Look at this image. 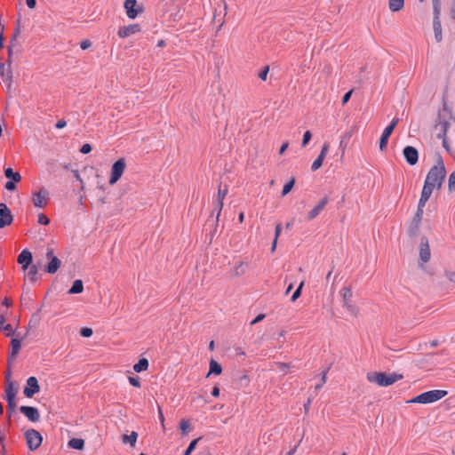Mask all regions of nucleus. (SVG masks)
<instances>
[{
    "mask_svg": "<svg viewBox=\"0 0 455 455\" xmlns=\"http://www.w3.org/2000/svg\"><path fill=\"white\" fill-rule=\"evenodd\" d=\"M7 402V417L11 419L17 408L16 401H6Z\"/></svg>",
    "mask_w": 455,
    "mask_h": 455,
    "instance_id": "obj_36",
    "label": "nucleus"
},
{
    "mask_svg": "<svg viewBox=\"0 0 455 455\" xmlns=\"http://www.w3.org/2000/svg\"><path fill=\"white\" fill-rule=\"evenodd\" d=\"M352 93H353V90H350V91L347 92L343 95L342 100H341V103H342V105H345V104H347V103L349 101V100H350V98H351Z\"/></svg>",
    "mask_w": 455,
    "mask_h": 455,
    "instance_id": "obj_55",
    "label": "nucleus"
},
{
    "mask_svg": "<svg viewBox=\"0 0 455 455\" xmlns=\"http://www.w3.org/2000/svg\"><path fill=\"white\" fill-rule=\"evenodd\" d=\"M277 367L280 371L286 373V371L290 368V364L287 363H278Z\"/></svg>",
    "mask_w": 455,
    "mask_h": 455,
    "instance_id": "obj_58",
    "label": "nucleus"
},
{
    "mask_svg": "<svg viewBox=\"0 0 455 455\" xmlns=\"http://www.w3.org/2000/svg\"><path fill=\"white\" fill-rule=\"evenodd\" d=\"M296 180L294 177H291L283 187L281 195L282 196H285L288 195L293 188L295 185Z\"/></svg>",
    "mask_w": 455,
    "mask_h": 455,
    "instance_id": "obj_31",
    "label": "nucleus"
},
{
    "mask_svg": "<svg viewBox=\"0 0 455 455\" xmlns=\"http://www.w3.org/2000/svg\"><path fill=\"white\" fill-rule=\"evenodd\" d=\"M13 222V215L4 203H0V228H4L12 225Z\"/></svg>",
    "mask_w": 455,
    "mask_h": 455,
    "instance_id": "obj_10",
    "label": "nucleus"
},
{
    "mask_svg": "<svg viewBox=\"0 0 455 455\" xmlns=\"http://www.w3.org/2000/svg\"><path fill=\"white\" fill-rule=\"evenodd\" d=\"M23 339H24V337H22V338H17V337H13V336L12 337V339L10 342L11 352H10L9 357H8L9 362L11 360L15 359L17 357V355H19L20 348H21V341Z\"/></svg>",
    "mask_w": 455,
    "mask_h": 455,
    "instance_id": "obj_19",
    "label": "nucleus"
},
{
    "mask_svg": "<svg viewBox=\"0 0 455 455\" xmlns=\"http://www.w3.org/2000/svg\"><path fill=\"white\" fill-rule=\"evenodd\" d=\"M269 72V67L268 66H265L263 67L259 74H258V76L259 79H261L262 81H266L267 80V74Z\"/></svg>",
    "mask_w": 455,
    "mask_h": 455,
    "instance_id": "obj_45",
    "label": "nucleus"
},
{
    "mask_svg": "<svg viewBox=\"0 0 455 455\" xmlns=\"http://www.w3.org/2000/svg\"><path fill=\"white\" fill-rule=\"evenodd\" d=\"M80 335L84 338H90L93 334V331L90 327H83L79 331Z\"/></svg>",
    "mask_w": 455,
    "mask_h": 455,
    "instance_id": "obj_44",
    "label": "nucleus"
},
{
    "mask_svg": "<svg viewBox=\"0 0 455 455\" xmlns=\"http://www.w3.org/2000/svg\"><path fill=\"white\" fill-rule=\"evenodd\" d=\"M393 132H389V130L384 129L380 138H379V150L385 151L387 148L388 140Z\"/></svg>",
    "mask_w": 455,
    "mask_h": 455,
    "instance_id": "obj_25",
    "label": "nucleus"
},
{
    "mask_svg": "<svg viewBox=\"0 0 455 455\" xmlns=\"http://www.w3.org/2000/svg\"><path fill=\"white\" fill-rule=\"evenodd\" d=\"M48 192L42 188L33 195V204L37 208H44L46 205Z\"/></svg>",
    "mask_w": 455,
    "mask_h": 455,
    "instance_id": "obj_17",
    "label": "nucleus"
},
{
    "mask_svg": "<svg viewBox=\"0 0 455 455\" xmlns=\"http://www.w3.org/2000/svg\"><path fill=\"white\" fill-rule=\"evenodd\" d=\"M311 139H312L311 132L310 131H306L304 132V135H303L301 146L302 147H306L309 143Z\"/></svg>",
    "mask_w": 455,
    "mask_h": 455,
    "instance_id": "obj_49",
    "label": "nucleus"
},
{
    "mask_svg": "<svg viewBox=\"0 0 455 455\" xmlns=\"http://www.w3.org/2000/svg\"><path fill=\"white\" fill-rule=\"evenodd\" d=\"M138 439V433L132 431L130 435H123L122 442L124 443H130L132 447H134Z\"/></svg>",
    "mask_w": 455,
    "mask_h": 455,
    "instance_id": "obj_30",
    "label": "nucleus"
},
{
    "mask_svg": "<svg viewBox=\"0 0 455 455\" xmlns=\"http://www.w3.org/2000/svg\"><path fill=\"white\" fill-rule=\"evenodd\" d=\"M126 164L124 158H119L112 164L108 180L110 185L116 184L121 179Z\"/></svg>",
    "mask_w": 455,
    "mask_h": 455,
    "instance_id": "obj_6",
    "label": "nucleus"
},
{
    "mask_svg": "<svg viewBox=\"0 0 455 455\" xmlns=\"http://www.w3.org/2000/svg\"><path fill=\"white\" fill-rule=\"evenodd\" d=\"M140 31V24H131L129 26H124L120 27L118 29V36L120 38H124L127 36H130L132 35H134Z\"/></svg>",
    "mask_w": 455,
    "mask_h": 455,
    "instance_id": "obj_18",
    "label": "nucleus"
},
{
    "mask_svg": "<svg viewBox=\"0 0 455 455\" xmlns=\"http://www.w3.org/2000/svg\"><path fill=\"white\" fill-rule=\"evenodd\" d=\"M17 262L21 266L23 271H26L33 264V254L28 249H23L19 254Z\"/></svg>",
    "mask_w": 455,
    "mask_h": 455,
    "instance_id": "obj_14",
    "label": "nucleus"
},
{
    "mask_svg": "<svg viewBox=\"0 0 455 455\" xmlns=\"http://www.w3.org/2000/svg\"><path fill=\"white\" fill-rule=\"evenodd\" d=\"M222 208H223V201L216 199L215 202H214V209H213V211L217 212V214H216V223H218V221H219V218L220 216Z\"/></svg>",
    "mask_w": 455,
    "mask_h": 455,
    "instance_id": "obj_38",
    "label": "nucleus"
},
{
    "mask_svg": "<svg viewBox=\"0 0 455 455\" xmlns=\"http://www.w3.org/2000/svg\"><path fill=\"white\" fill-rule=\"evenodd\" d=\"M343 300H350L352 298V290L350 287H343L340 291Z\"/></svg>",
    "mask_w": 455,
    "mask_h": 455,
    "instance_id": "obj_39",
    "label": "nucleus"
},
{
    "mask_svg": "<svg viewBox=\"0 0 455 455\" xmlns=\"http://www.w3.org/2000/svg\"><path fill=\"white\" fill-rule=\"evenodd\" d=\"M124 7L126 14L130 19H135L140 12H143V7L138 5L137 0H125Z\"/></svg>",
    "mask_w": 455,
    "mask_h": 455,
    "instance_id": "obj_12",
    "label": "nucleus"
},
{
    "mask_svg": "<svg viewBox=\"0 0 455 455\" xmlns=\"http://www.w3.org/2000/svg\"><path fill=\"white\" fill-rule=\"evenodd\" d=\"M448 392L446 390L434 389L422 393L423 395V404L435 403L443 398Z\"/></svg>",
    "mask_w": 455,
    "mask_h": 455,
    "instance_id": "obj_11",
    "label": "nucleus"
},
{
    "mask_svg": "<svg viewBox=\"0 0 455 455\" xmlns=\"http://www.w3.org/2000/svg\"><path fill=\"white\" fill-rule=\"evenodd\" d=\"M266 317V315L265 314H259L251 322V325H254L261 321H263Z\"/></svg>",
    "mask_w": 455,
    "mask_h": 455,
    "instance_id": "obj_59",
    "label": "nucleus"
},
{
    "mask_svg": "<svg viewBox=\"0 0 455 455\" xmlns=\"http://www.w3.org/2000/svg\"><path fill=\"white\" fill-rule=\"evenodd\" d=\"M423 395L422 393L411 398L408 403H422L423 404Z\"/></svg>",
    "mask_w": 455,
    "mask_h": 455,
    "instance_id": "obj_57",
    "label": "nucleus"
},
{
    "mask_svg": "<svg viewBox=\"0 0 455 455\" xmlns=\"http://www.w3.org/2000/svg\"><path fill=\"white\" fill-rule=\"evenodd\" d=\"M323 160L324 157L322 156L321 155H318V156L315 159L311 165L312 172L317 171L323 165Z\"/></svg>",
    "mask_w": 455,
    "mask_h": 455,
    "instance_id": "obj_37",
    "label": "nucleus"
},
{
    "mask_svg": "<svg viewBox=\"0 0 455 455\" xmlns=\"http://www.w3.org/2000/svg\"><path fill=\"white\" fill-rule=\"evenodd\" d=\"M398 123H399V118L395 117V118H393L391 123L386 127V129L389 130V132H393Z\"/></svg>",
    "mask_w": 455,
    "mask_h": 455,
    "instance_id": "obj_52",
    "label": "nucleus"
},
{
    "mask_svg": "<svg viewBox=\"0 0 455 455\" xmlns=\"http://www.w3.org/2000/svg\"><path fill=\"white\" fill-rule=\"evenodd\" d=\"M67 125V122L64 120V119H60L57 121V123L55 124V128L56 129H62L64 128L65 126Z\"/></svg>",
    "mask_w": 455,
    "mask_h": 455,
    "instance_id": "obj_61",
    "label": "nucleus"
},
{
    "mask_svg": "<svg viewBox=\"0 0 455 455\" xmlns=\"http://www.w3.org/2000/svg\"><path fill=\"white\" fill-rule=\"evenodd\" d=\"M129 383L134 387H140V379L138 376H130L128 378Z\"/></svg>",
    "mask_w": 455,
    "mask_h": 455,
    "instance_id": "obj_46",
    "label": "nucleus"
},
{
    "mask_svg": "<svg viewBox=\"0 0 455 455\" xmlns=\"http://www.w3.org/2000/svg\"><path fill=\"white\" fill-rule=\"evenodd\" d=\"M222 372V366L220 363H219L216 360L211 359L210 365H209V371L206 375L208 378L210 375H220Z\"/></svg>",
    "mask_w": 455,
    "mask_h": 455,
    "instance_id": "obj_23",
    "label": "nucleus"
},
{
    "mask_svg": "<svg viewBox=\"0 0 455 455\" xmlns=\"http://www.w3.org/2000/svg\"><path fill=\"white\" fill-rule=\"evenodd\" d=\"M19 410L31 422H36L40 419V413L36 407L21 405Z\"/></svg>",
    "mask_w": 455,
    "mask_h": 455,
    "instance_id": "obj_15",
    "label": "nucleus"
},
{
    "mask_svg": "<svg viewBox=\"0 0 455 455\" xmlns=\"http://www.w3.org/2000/svg\"><path fill=\"white\" fill-rule=\"evenodd\" d=\"M20 20H18V25L15 28L13 34L11 37V40H10L11 44L10 45L13 44V43L17 40V37L20 36Z\"/></svg>",
    "mask_w": 455,
    "mask_h": 455,
    "instance_id": "obj_47",
    "label": "nucleus"
},
{
    "mask_svg": "<svg viewBox=\"0 0 455 455\" xmlns=\"http://www.w3.org/2000/svg\"><path fill=\"white\" fill-rule=\"evenodd\" d=\"M39 321H40V318L38 316V313L36 312L32 315V317L29 321V326L36 327L38 324Z\"/></svg>",
    "mask_w": 455,
    "mask_h": 455,
    "instance_id": "obj_51",
    "label": "nucleus"
},
{
    "mask_svg": "<svg viewBox=\"0 0 455 455\" xmlns=\"http://www.w3.org/2000/svg\"><path fill=\"white\" fill-rule=\"evenodd\" d=\"M39 391L40 385L37 379L34 376L28 377L27 379L26 385L23 387V395L28 398H31L36 394L39 393Z\"/></svg>",
    "mask_w": 455,
    "mask_h": 455,
    "instance_id": "obj_9",
    "label": "nucleus"
},
{
    "mask_svg": "<svg viewBox=\"0 0 455 455\" xmlns=\"http://www.w3.org/2000/svg\"><path fill=\"white\" fill-rule=\"evenodd\" d=\"M446 276L450 282L455 283V272H446Z\"/></svg>",
    "mask_w": 455,
    "mask_h": 455,
    "instance_id": "obj_64",
    "label": "nucleus"
},
{
    "mask_svg": "<svg viewBox=\"0 0 455 455\" xmlns=\"http://www.w3.org/2000/svg\"><path fill=\"white\" fill-rule=\"evenodd\" d=\"M328 150H329V144L328 143H324L323 145V148L321 149V152L319 155H321L322 156H323L325 158L327 153H328Z\"/></svg>",
    "mask_w": 455,
    "mask_h": 455,
    "instance_id": "obj_62",
    "label": "nucleus"
},
{
    "mask_svg": "<svg viewBox=\"0 0 455 455\" xmlns=\"http://www.w3.org/2000/svg\"><path fill=\"white\" fill-rule=\"evenodd\" d=\"M448 189L450 192L455 191V171L452 172L449 176Z\"/></svg>",
    "mask_w": 455,
    "mask_h": 455,
    "instance_id": "obj_41",
    "label": "nucleus"
},
{
    "mask_svg": "<svg viewBox=\"0 0 455 455\" xmlns=\"http://www.w3.org/2000/svg\"><path fill=\"white\" fill-rule=\"evenodd\" d=\"M149 363L145 357L140 358L139 361L133 365V370L136 372H142L148 369Z\"/></svg>",
    "mask_w": 455,
    "mask_h": 455,
    "instance_id": "obj_27",
    "label": "nucleus"
},
{
    "mask_svg": "<svg viewBox=\"0 0 455 455\" xmlns=\"http://www.w3.org/2000/svg\"><path fill=\"white\" fill-rule=\"evenodd\" d=\"M41 266V263L40 262H37L36 264H32L28 269V277L29 279V281L31 283H35L36 282L37 280V274H38V269Z\"/></svg>",
    "mask_w": 455,
    "mask_h": 455,
    "instance_id": "obj_24",
    "label": "nucleus"
},
{
    "mask_svg": "<svg viewBox=\"0 0 455 455\" xmlns=\"http://www.w3.org/2000/svg\"><path fill=\"white\" fill-rule=\"evenodd\" d=\"M403 375L396 372L387 373L386 371H372L367 373V379L379 387H389L395 382L403 379Z\"/></svg>",
    "mask_w": 455,
    "mask_h": 455,
    "instance_id": "obj_2",
    "label": "nucleus"
},
{
    "mask_svg": "<svg viewBox=\"0 0 455 455\" xmlns=\"http://www.w3.org/2000/svg\"><path fill=\"white\" fill-rule=\"evenodd\" d=\"M7 52H8V58H7V67H12V54H13V49H12V45H9L7 47Z\"/></svg>",
    "mask_w": 455,
    "mask_h": 455,
    "instance_id": "obj_56",
    "label": "nucleus"
},
{
    "mask_svg": "<svg viewBox=\"0 0 455 455\" xmlns=\"http://www.w3.org/2000/svg\"><path fill=\"white\" fill-rule=\"evenodd\" d=\"M328 150H329V144L328 143H324L323 145V148L321 149V152L319 155H321L322 156H323L325 158L327 153H328Z\"/></svg>",
    "mask_w": 455,
    "mask_h": 455,
    "instance_id": "obj_63",
    "label": "nucleus"
},
{
    "mask_svg": "<svg viewBox=\"0 0 455 455\" xmlns=\"http://www.w3.org/2000/svg\"><path fill=\"white\" fill-rule=\"evenodd\" d=\"M0 330L5 334L6 337H12L15 334V330L10 323L0 326Z\"/></svg>",
    "mask_w": 455,
    "mask_h": 455,
    "instance_id": "obj_33",
    "label": "nucleus"
},
{
    "mask_svg": "<svg viewBox=\"0 0 455 455\" xmlns=\"http://www.w3.org/2000/svg\"><path fill=\"white\" fill-rule=\"evenodd\" d=\"M432 193H433V189L429 188L428 187L423 186V188H422V191H421V195H420V198H419V201L417 208L423 210V208L425 207L427 202L430 198Z\"/></svg>",
    "mask_w": 455,
    "mask_h": 455,
    "instance_id": "obj_21",
    "label": "nucleus"
},
{
    "mask_svg": "<svg viewBox=\"0 0 455 455\" xmlns=\"http://www.w3.org/2000/svg\"><path fill=\"white\" fill-rule=\"evenodd\" d=\"M45 257L48 262L44 267V271L51 275L55 274L61 266V260L53 254L52 248H47Z\"/></svg>",
    "mask_w": 455,
    "mask_h": 455,
    "instance_id": "obj_5",
    "label": "nucleus"
},
{
    "mask_svg": "<svg viewBox=\"0 0 455 455\" xmlns=\"http://www.w3.org/2000/svg\"><path fill=\"white\" fill-rule=\"evenodd\" d=\"M4 176L12 181L14 182H20L21 181V175L20 172L13 171L12 167L4 168Z\"/></svg>",
    "mask_w": 455,
    "mask_h": 455,
    "instance_id": "obj_22",
    "label": "nucleus"
},
{
    "mask_svg": "<svg viewBox=\"0 0 455 455\" xmlns=\"http://www.w3.org/2000/svg\"><path fill=\"white\" fill-rule=\"evenodd\" d=\"M431 257L430 248L428 244V239L426 236H422L419 244V259L423 263L429 261Z\"/></svg>",
    "mask_w": 455,
    "mask_h": 455,
    "instance_id": "obj_16",
    "label": "nucleus"
},
{
    "mask_svg": "<svg viewBox=\"0 0 455 455\" xmlns=\"http://www.w3.org/2000/svg\"><path fill=\"white\" fill-rule=\"evenodd\" d=\"M84 291V283L81 279H76L73 282L71 287L69 288L68 293V294H79Z\"/></svg>",
    "mask_w": 455,
    "mask_h": 455,
    "instance_id": "obj_26",
    "label": "nucleus"
},
{
    "mask_svg": "<svg viewBox=\"0 0 455 455\" xmlns=\"http://www.w3.org/2000/svg\"><path fill=\"white\" fill-rule=\"evenodd\" d=\"M403 155L406 163L411 166L415 165L419 161V151L413 146L404 147L403 149Z\"/></svg>",
    "mask_w": 455,
    "mask_h": 455,
    "instance_id": "obj_13",
    "label": "nucleus"
},
{
    "mask_svg": "<svg viewBox=\"0 0 455 455\" xmlns=\"http://www.w3.org/2000/svg\"><path fill=\"white\" fill-rule=\"evenodd\" d=\"M304 284H305V282L301 281L300 283L299 284V286L297 287V289L292 293V295L291 297V301L295 302L301 296Z\"/></svg>",
    "mask_w": 455,
    "mask_h": 455,
    "instance_id": "obj_35",
    "label": "nucleus"
},
{
    "mask_svg": "<svg viewBox=\"0 0 455 455\" xmlns=\"http://www.w3.org/2000/svg\"><path fill=\"white\" fill-rule=\"evenodd\" d=\"M5 81L8 83V90L11 88L13 79L12 70V67H7L6 68V75H5Z\"/></svg>",
    "mask_w": 455,
    "mask_h": 455,
    "instance_id": "obj_42",
    "label": "nucleus"
},
{
    "mask_svg": "<svg viewBox=\"0 0 455 455\" xmlns=\"http://www.w3.org/2000/svg\"><path fill=\"white\" fill-rule=\"evenodd\" d=\"M92 150V147L91 144L89 143H84L81 148H80V153L84 154V155H87L89 153H91V151Z\"/></svg>",
    "mask_w": 455,
    "mask_h": 455,
    "instance_id": "obj_50",
    "label": "nucleus"
},
{
    "mask_svg": "<svg viewBox=\"0 0 455 455\" xmlns=\"http://www.w3.org/2000/svg\"><path fill=\"white\" fill-rule=\"evenodd\" d=\"M346 308L351 315L355 316L358 313V308L355 305H347Z\"/></svg>",
    "mask_w": 455,
    "mask_h": 455,
    "instance_id": "obj_54",
    "label": "nucleus"
},
{
    "mask_svg": "<svg viewBox=\"0 0 455 455\" xmlns=\"http://www.w3.org/2000/svg\"><path fill=\"white\" fill-rule=\"evenodd\" d=\"M189 427H190L189 421L187 420V419H181V421L180 422V428L181 433L183 435H187L188 434V430Z\"/></svg>",
    "mask_w": 455,
    "mask_h": 455,
    "instance_id": "obj_43",
    "label": "nucleus"
},
{
    "mask_svg": "<svg viewBox=\"0 0 455 455\" xmlns=\"http://www.w3.org/2000/svg\"><path fill=\"white\" fill-rule=\"evenodd\" d=\"M84 440L82 438H71L68 443L69 448L78 451L84 450Z\"/></svg>",
    "mask_w": 455,
    "mask_h": 455,
    "instance_id": "obj_28",
    "label": "nucleus"
},
{
    "mask_svg": "<svg viewBox=\"0 0 455 455\" xmlns=\"http://www.w3.org/2000/svg\"><path fill=\"white\" fill-rule=\"evenodd\" d=\"M202 439V437L196 438L192 440L187 449L185 450L183 455H190L196 449L197 443Z\"/></svg>",
    "mask_w": 455,
    "mask_h": 455,
    "instance_id": "obj_34",
    "label": "nucleus"
},
{
    "mask_svg": "<svg viewBox=\"0 0 455 455\" xmlns=\"http://www.w3.org/2000/svg\"><path fill=\"white\" fill-rule=\"evenodd\" d=\"M404 0H388V8L392 12H397L403 10Z\"/></svg>",
    "mask_w": 455,
    "mask_h": 455,
    "instance_id": "obj_29",
    "label": "nucleus"
},
{
    "mask_svg": "<svg viewBox=\"0 0 455 455\" xmlns=\"http://www.w3.org/2000/svg\"><path fill=\"white\" fill-rule=\"evenodd\" d=\"M329 202V197L328 196H324L323 197L317 205H315L309 212H308V215H307V220H314L315 218H316L319 213L324 209V207L326 206V204H328Z\"/></svg>",
    "mask_w": 455,
    "mask_h": 455,
    "instance_id": "obj_20",
    "label": "nucleus"
},
{
    "mask_svg": "<svg viewBox=\"0 0 455 455\" xmlns=\"http://www.w3.org/2000/svg\"><path fill=\"white\" fill-rule=\"evenodd\" d=\"M24 435L28 448L31 451L37 450L41 446L43 443V436L37 430L30 428L25 432Z\"/></svg>",
    "mask_w": 455,
    "mask_h": 455,
    "instance_id": "obj_4",
    "label": "nucleus"
},
{
    "mask_svg": "<svg viewBox=\"0 0 455 455\" xmlns=\"http://www.w3.org/2000/svg\"><path fill=\"white\" fill-rule=\"evenodd\" d=\"M446 177V169L441 155H437L436 164L432 166L427 174L424 186L431 189L440 190Z\"/></svg>",
    "mask_w": 455,
    "mask_h": 455,
    "instance_id": "obj_1",
    "label": "nucleus"
},
{
    "mask_svg": "<svg viewBox=\"0 0 455 455\" xmlns=\"http://www.w3.org/2000/svg\"><path fill=\"white\" fill-rule=\"evenodd\" d=\"M423 210L417 208V211L409 225L408 235L410 237H416L419 235L420 223L423 217Z\"/></svg>",
    "mask_w": 455,
    "mask_h": 455,
    "instance_id": "obj_8",
    "label": "nucleus"
},
{
    "mask_svg": "<svg viewBox=\"0 0 455 455\" xmlns=\"http://www.w3.org/2000/svg\"><path fill=\"white\" fill-rule=\"evenodd\" d=\"M91 45H92V42L88 39L82 41L80 44V47L82 50H86V49L90 48Z\"/></svg>",
    "mask_w": 455,
    "mask_h": 455,
    "instance_id": "obj_60",
    "label": "nucleus"
},
{
    "mask_svg": "<svg viewBox=\"0 0 455 455\" xmlns=\"http://www.w3.org/2000/svg\"><path fill=\"white\" fill-rule=\"evenodd\" d=\"M441 2L433 3V29L436 42L443 40L441 23Z\"/></svg>",
    "mask_w": 455,
    "mask_h": 455,
    "instance_id": "obj_3",
    "label": "nucleus"
},
{
    "mask_svg": "<svg viewBox=\"0 0 455 455\" xmlns=\"http://www.w3.org/2000/svg\"><path fill=\"white\" fill-rule=\"evenodd\" d=\"M18 182H14V181H12V180H8L5 185H4V188L6 190L8 191H14L16 190V184Z\"/></svg>",
    "mask_w": 455,
    "mask_h": 455,
    "instance_id": "obj_53",
    "label": "nucleus"
},
{
    "mask_svg": "<svg viewBox=\"0 0 455 455\" xmlns=\"http://www.w3.org/2000/svg\"><path fill=\"white\" fill-rule=\"evenodd\" d=\"M11 368L5 372L6 385L4 388V399L5 401H16V395L18 393V387L15 386V382L11 379Z\"/></svg>",
    "mask_w": 455,
    "mask_h": 455,
    "instance_id": "obj_7",
    "label": "nucleus"
},
{
    "mask_svg": "<svg viewBox=\"0 0 455 455\" xmlns=\"http://www.w3.org/2000/svg\"><path fill=\"white\" fill-rule=\"evenodd\" d=\"M228 194V186L227 185H224V187L222 188L221 184H220L219 186V188H218V196H217V200H224L225 196H227Z\"/></svg>",
    "mask_w": 455,
    "mask_h": 455,
    "instance_id": "obj_40",
    "label": "nucleus"
},
{
    "mask_svg": "<svg viewBox=\"0 0 455 455\" xmlns=\"http://www.w3.org/2000/svg\"><path fill=\"white\" fill-rule=\"evenodd\" d=\"M38 223L40 225L47 226L50 224V219L44 213L38 214Z\"/></svg>",
    "mask_w": 455,
    "mask_h": 455,
    "instance_id": "obj_48",
    "label": "nucleus"
},
{
    "mask_svg": "<svg viewBox=\"0 0 455 455\" xmlns=\"http://www.w3.org/2000/svg\"><path fill=\"white\" fill-rule=\"evenodd\" d=\"M439 125L441 126L442 131L440 133L437 134V138L441 139L446 137L448 127L450 126L449 122L447 120H440Z\"/></svg>",
    "mask_w": 455,
    "mask_h": 455,
    "instance_id": "obj_32",
    "label": "nucleus"
}]
</instances>
